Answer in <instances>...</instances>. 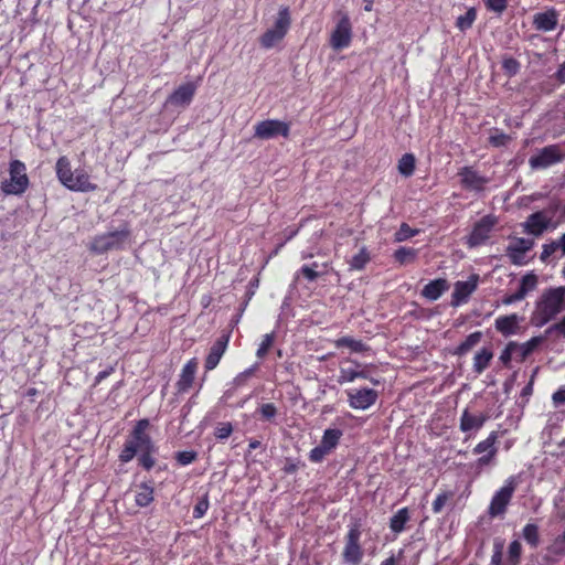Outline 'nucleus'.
Instances as JSON below:
<instances>
[{
	"label": "nucleus",
	"mask_w": 565,
	"mask_h": 565,
	"mask_svg": "<svg viewBox=\"0 0 565 565\" xmlns=\"http://www.w3.org/2000/svg\"><path fill=\"white\" fill-rule=\"evenodd\" d=\"M486 420L487 416L473 415L468 409H465L460 418V429L463 433L472 429L478 430L483 426Z\"/></svg>",
	"instance_id": "nucleus-25"
},
{
	"label": "nucleus",
	"mask_w": 565,
	"mask_h": 565,
	"mask_svg": "<svg viewBox=\"0 0 565 565\" xmlns=\"http://www.w3.org/2000/svg\"><path fill=\"white\" fill-rule=\"evenodd\" d=\"M522 545L519 540L510 543L508 548V565H519L521 562Z\"/></svg>",
	"instance_id": "nucleus-38"
},
{
	"label": "nucleus",
	"mask_w": 565,
	"mask_h": 565,
	"mask_svg": "<svg viewBox=\"0 0 565 565\" xmlns=\"http://www.w3.org/2000/svg\"><path fill=\"white\" fill-rule=\"evenodd\" d=\"M259 411L262 413V416L267 420H270L277 414V408L271 403L262 405Z\"/></svg>",
	"instance_id": "nucleus-56"
},
{
	"label": "nucleus",
	"mask_w": 565,
	"mask_h": 565,
	"mask_svg": "<svg viewBox=\"0 0 565 565\" xmlns=\"http://www.w3.org/2000/svg\"><path fill=\"white\" fill-rule=\"evenodd\" d=\"M291 24V18L288 7L279 9L274 26L268 29L259 39L264 49H271L278 44L287 34Z\"/></svg>",
	"instance_id": "nucleus-2"
},
{
	"label": "nucleus",
	"mask_w": 565,
	"mask_h": 565,
	"mask_svg": "<svg viewBox=\"0 0 565 565\" xmlns=\"http://www.w3.org/2000/svg\"><path fill=\"white\" fill-rule=\"evenodd\" d=\"M552 218L547 216L543 211L531 214L526 222L525 228L527 233L540 236L548 227Z\"/></svg>",
	"instance_id": "nucleus-21"
},
{
	"label": "nucleus",
	"mask_w": 565,
	"mask_h": 565,
	"mask_svg": "<svg viewBox=\"0 0 565 565\" xmlns=\"http://www.w3.org/2000/svg\"><path fill=\"white\" fill-rule=\"evenodd\" d=\"M565 159V151L559 145H550L541 149L536 154L529 159L532 169H546Z\"/></svg>",
	"instance_id": "nucleus-8"
},
{
	"label": "nucleus",
	"mask_w": 565,
	"mask_h": 565,
	"mask_svg": "<svg viewBox=\"0 0 565 565\" xmlns=\"http://www.w3.org/2000/svg\"><path fill=\"white\" fill-rule=\"evenodd\" d=\"M56 174L61 183L67 188V183L73 177V171L70 160L64 156L56 162Z\"/></svg>",
	"instance_id": "nucleus-27"
},
{
	"label": "nucleus",
	"mask_w": 565,
	"mask_h": 565,
	"mask_svg": "<svg viewBox=\"0 0 565 565\" xmlns=\"http://www.w3.org/2000/svg\"><path fill=\"white\" fill-rule=\"evenodd\" d=\"M489 140L490 143L493 145L494 147H501L507 145V142L510 140V137L503 132H500L490 136Z\"/></svg>",
	"instance_id": "nucleus-59"
},
{
	"label": "nucleus",
	"mask_w": 565,
	"mask_h": 565,
	"mask_svg": "<svg viewBox=\"0 0 565 565\" xmlns=\"http://www.w3.org/2000/svg\"><path fill=\"white\" fill-rule=\"evenodd\" d=\"M356 379L370 380L375 385L380 383L377 380L369 377L365 371H356L351 367H342L340 370L339 383L353 382Z\"/></svg>",
	"instance_id": "nucleus-26"
},
{
	"label": "nucleus",
	"mask_w": 565,
	"mask_h": 565,
	"mask_svg": "<svg viewBox=\"0 0 565 565\" xmlns=\"http://www.w3.org/2000/svg\"><path fill=\"white\" fill-rule=\"evenodd\" d=\"M196 86L193 83H186L179 86L168 98L167 103L173 106L186 107L191 104L195 94Z\"/></svg>",
	"instance_id": "nucleus-17"
},
{
	"label": "nucleus",
	"mask_w": 565,
	"mask_h": 565,
	"mask_svg": "<svg viewBox=\"0 0 565 565\" xmlns=\"http://www.w3.org/2000/svg\"><path fill=\"white\" fill-rule=\"evenodd\" d=\"M482 338L481 331H476L469 334L466 340L456 349V354L463 355L476 347Z\"/></svg>",
	"instance_id": "nucleus-33"
},
{
	"label": "nucleus",
	"mask_w": 565,
	"mask_h": 565,
	"mask_svg": "<svg viewBox=\"0 0 565 565\" xmlns=\"http://www.w3.org/2000/svg\"><path fill=\"white\" fill-rule=\"evenodd\" d=\"M522 317L516 313L501 316L495 319V329L504 337L516 334L520 330Z\"/></svg>",
	"instance_id": "nucleus-19"
},
{
	"label": "nucleus",
	"mask_w": 565,
	"mask_h": 565,
	"mask_svg": "<svg viewBox=\"0 0 565 565\" xmlns=\"http://www.w3.org/2000/svg\"><path fill=\"white\" fill-rule=\"evenodd\" d=\"M67 183V189L77 192H89L95 191L97 185L89 181V175L84 170H75L73 172V177L70 179Z\"/></svg>",
	"instance_id": "nucleus-22"
},
{
	"label": "nucleus",
	"mask_w": 565,
	"mask_h": 565,
	"mask_svg": "<svg viewBox=\"0 0 565 565\" xmlns=\"http://www.w3.org/2000/svg\"><path fill=\"white\" fill-rule=\"evenodd\" d=\"M196 457H198V454L193 450L179 451L175 455L177 461L182 466L192 463L196 459Z\"/></svg>",
	"instance_id": "nucleus-49"
},
{
	"label": "nucleus",
	"mask_w": 565,
	"mask_h": 565,
	"mask_svg": "<svg viewBox=\"0 0 565 565\" xmlns=\"http://www.w3.org/2000/svg\"><path fill=\"white\" fill-rule=\"evenodd\" d=\"M534 241L530 238H515L507 247V255L514 265L525 264V253L532 249Z\"/></svg>",
	"instance_id": "nucleus-13"
},
{
	"label": "nucleus",
	"mask_w": 565,
	"mask_h": 565,
	"mask_svg": "<svg viewBox=\"0 0 565 565\" xmlns=\"http://www.w3.org/2000/svg\"><path fill=\"white\" fill-rule=\"evenodd\" d=\"M415 169V158L411 153L404 154L398 162V171L405 177L413 174Z\"/></svg>",
	"instance_id": "nucleus-39"
},
{
	"label": "nucleus",
	"mask_w": 565,
	"mask_h": 565,
	"mask_svg": "<svg viewBox=\"0 0 565 565\" xmlns=\"http://www.w3.org/2000/svg\"><path fill=\"white\" fill-rule=\"evenodd\" d=\"M476 18H477L476 9L470 8V9H468V11L465 14L457 18L456 26L460 31H466L472 26L473 22L476 21Z\"/></svg>",
	"instance_id": "nucleus-35"
},
{
	"label": "nucleus",
	"mask_w": 565,
	"mask_h": 565,
	"mask_svg": "<svg viewBox=\"0 0 565 565\" xmlns=\"http://www.w3.org/2000/svg\"><path fill=\"white\" fill-rule=\"evenodd\" d=\"M394 257L398 263L406 264L416 257V250L414 248L401 247L395 250Z\"/></svg>",
	"instance_id": "nucleus-44"
},
{
	"label": "nucleus",
	"mask_w": 565,
	"mask_h": 565,
	"mask_svg": "<svg viewBox=\"0 0 565 565\" xmlns=\"http://www.w3.org/2000/svg\"><path fill=\"white\" fill-rule=\"evenodd\" d=\"M495 221L490 215L483 216L473 226L471 234L467 238V245L472 248L483 244L490 236Z\"/></svg>",
	"instance_id": "nucleus-10"
},
{
	"label": "nucleus",
	"mask_w": 565,
	"mask_h": 565,
	"mask_svg": "<svg viewBox=\"0 0 565 565\" xmlns=\"http://www.w3.org/2000/svg\"><path fill=\"white\" fill-rule=\"evenodd\" d=\"M543 342V337H533L529 341L521 343L523 348L530 353V355L537 349Z\"/></svg>",
	"instance_id": "nucleus-57"
},
{
	"label": "nucleus",
	"mask_w": 565,
	"mask_h": 565,
	"mask_svg": "<svg viewBox=\"0 0 565 565\" xmlns=\"http://www.w3.org/2000/svg\"><path fill=\"white\" fill-rule=\"evenodd\" d=\"M508 0H486V6L489 10L501 13L505 10Z\"/></svg>",
	"instance_id": "nucleus-53"
},
{
	"label": "nucleus",
	"mask_w": 565,
	"mask_h": 565,
	"mask_svg": "<svg viewBox=\"0 0 565 565\" xmlns=\"http://www.w3.org/2000/svg\"><path fill=\"white\" fill-rule=\"evenodd\" d=\"M347 395L350 407L354 409H367L377 399V392L372 388L350 390Z\"/></svg>",
	"instance_id": "nucleus-12"
},
{
	"label": "nucleus",
	"mask_w": 565,
	"mask_h": 565,
	"mask_svg": "<svg viewBox=\"0 0 565 565\" xmlns=\"http://www.w3.org/2000/svg\"><path fill=\"white\" fill-rule=\"evenodd\" d=\"M449 495L447 493H440L433 502V511L439 513L445 507Z\"/></svg>",
	"instance_id": "nucleus-60"
},
{
	"label": "nucleus",
	"mask_w": 565,
	"mask_h": 565,
	"mask_svg": "<svg viewBox=\"0 0 565 565\" xmlns=\"http://www.w3.org/2000/svg\"><path fill=\"white\" fill-rule=\"evenodd\" d=\"M553 332H557L559 335L565 338V316L557 323L552 324L545 330V335H551Z\"/></svg>",
	"instance_id": "nucleus-55"
},
{
	"label": "nucleus",
	"mask_w": 565,
	"mask_h": 565,
	"mask_svg": "<svg viewBox=\"0 0 565 565\" xmlns=\"http://www.w3.org/2000/svg\"><path fill=\"white\" fill-rule=\"evenodd\" d=\"M409 521L407 508L398 510L390 521V527L394 533H401L405 529V524Z\"/></svg>",
	"instance_id": "nucleus-30"
},
{
	"label": "nucleus",
	"mask_w": 565,
	"mask_h": 565,
	"mask_svg": "<svg viewBox=\"0 0 565 565\" xmlns=\"http://www.w3.org/2000/svg\"><path fill=\"white\" fill-rule=\"evenodd\" d=\"M254 137L260 140H268L278 136L288 137L290 127L287 122L277 119H267L254 126Z\"/></svg>",
	"instance_id": "nucleus-9"
},
{
	"label": "nucleus",
	"mask_w": 565,
	"mask_h": 565,
	"mask_svg": "<svg viewBox=\"0 0 565 565\" xmlns=\"http://www.w3.org/2000/svg\"><path fill=\"white\" fill-rule=\"evenodd\" d=\"M537 286V276L535 274H526L522 277L519 291L525 297L530 291L534 290Z\"/></svg>",
	"instance_id": "nucleus-40"
},
{
	"label": "nucleus",
	"mask_w": 565,
	"mask_h": 565,
	"mask_svg": "<svg viewBox=\"0 0 565 565\" xmlns=\"http://www.w3.org/2000/svg\"><path fill=\"white\" fill-rule=\"evenodd\" d=\"M525 297L522 295V292L516 290L514 294L507 295L505 297H503L502 303L505 305V306H509V305H512V303H514L516 301H520V300H522Z\"/></svg>",
	"instance_id": "nucleus-63"
},
{
	"label": "nucleus",
	"mask_w": 565,
	"mask_h": 565,
	"mask_svg": "<svg viewBox=\"0 0 565 565\" xmlns=\"http://www.w3.org/2000/svg\"><path fill=\"white\" fill-rule=\"evenodd\" d=\"M9 173L10 180L2 182V191L6 194H22L29 185L25 164L20 160L11 161Z\"/></svg>",
	"instance_id": "nucleus-5"
},
{
	"label": "nucleus",
	"mask_w": 565,
	"mask_h": 565,
	"mask_svg": "<svg viewBox=\"0 0 565 565\" xmlns=\"http://www.w3.org/2000/svg\"><path fill=\"white\" fill-rule=\"evenodd\" d=\"M479 276L471 275L469 280L467 281H457L455 284V289L452 292L451 305L454 307L459 306L462 302H466L469 296L476 290L478 285Z\"/></svg>",
	"instance_id": "nucleus-14"
},
{
	"label": "nucleus",
	"mask_w": 565,
	"mask_h": 565,
	"mask_svg": "<svg viewBox=\"0 0 565 565\" xmlns=\"http://www.w3.org/2000/svg\"><path fill=\"white\" fill-rule=\"evenodd\" d=\"M370 260V255L365 248H362L356 255H354L350 260V269L361 270L365 267V265Z\"/></svg>",
	"instance_id": "nucleus-41"
},
{
	"label": "nucleus",
	"mask_w": 565,
	"mask_h": 565,
	"mask_svg": "<svg viewBox=\"0 0 565 565\" xmlns=\"http://www.w3.org/2000/svg\"><path fill=\"white\" fill-rule=\"evenodd\" d=\"M274 343V333H267L263 337V340L259 344V348L256 352V355L262 359L264 358L268 350L270 349V347L273 345Z\"/></svg>",
	"instance_id": "nucleus-47"
},
{
	"label": "nucleus",
	"mask_w": 565,
	"mask_h": 565,
	"mask_svg": "<svg viewBox=\"0 0 565 565\" xmlns=\"http://www.w3.org/2000/svg\"><path fill=\"white\" fill-rule=\"evenodd\" d=\"M565 310V287L544 290L535 303L532 321L536 327H543Z\"/></svg>",
	"instance_id": "nucleus-1"
},
{
	"label": "nucleus",
	"mask_w": 565,
	"mask_h": 565,
	"mask_svg": "<svg viewBox=\"0 0 565 565\" xmlns=\"http://www.w3.org/2000/svg\"><path fill=\"white\" fill-rule=\"evenodd\" d=\"M498 438V433L492 431L490 435L482 441H480L473 449L475 454H482L487 452V455H495L497 448L494 447V444Z\"/></svg>",
	"instance_id": "nucleus-31"
},
{
	"label": "nucleus",
	"mask_w": 565,
	"mask_h": 565,
	"mask_svg": "<svg viewBox=\"0 0 565 565\" xmlns=\"http://www.w3.org/2000/svg\"><path fill=\"white\" fill-rule=\"evenodd\" d=\"M198 370V362L195 359H191L182 369L180 379L178 381L179 392H186L193 384L195 373Z\"/></svg>",
	"instance_id": "nucleus-23"
},
{
	"label": "nucleus",
	"mask_w": 565,
	"mask_h": 565,
	"mask_svg": "<svg viewBox=\"0 0 565 565\" xmlns=\"http://www.w3.org/2000/svg\"><path fill=\"white\" fill-rule=\"evenodd\" d=\"M148 427H149L148 419L139 420L136 424L135 428L132 429L130 436L127 438L124 446L126 448H135L139 452L142 449H149L151 438L146 433Z\"/></svg>",
	"instance_id": "nucleus-11"
},
{
	"label": "nucleus",
	"mask_w": 565,
	"mask_h": 565,
	"mask_svg": "<svg viewBox=\"0 0 565 565\" xmlns=\"http://www.w3.org/2000/svg\"><path fill=\"white\" fill-rule=\"evenodd\" d=\"M230 341V334H222L210 349L209 355L205 359L204 366L206 371L214 370L220 363L221 358L226 351Z\"/></svg>",
	"instance_id": "nucleus-16"
},
{
	"label": "nucleus",
	"mask_w": 565,
	"mask_h": 565,
	"mask_svg": "<svg viewBox=\"0 0 565 565\" xmlns=\"http://www.w3.org/2000/svg\"><path fill=\"white\" fill-rule=\"evenodd\" d=\"M418 233L417 230H413L408 224L403 223L399 230L395 233V239L397 242L406 241Z\"/></svg>",
	"instance_id": "nucleus-45"
},
{
	"label": "nucleus",
	"mask_w": 565,
	"mask_h": 565,
	"mask_svg": "<svg viewBox=\"0 0 565 565\" xmlns=\"http://www.w3.org/2000/svg\"><path fill=\"white\" fill-rule=\"evenodd\" d=\"M342 435L343 433L339 428H328L324 430L320 443L333 450L338 446Z\"/></svg>",
	"instance_id": "nucleus-32"
},
{
	"label": "nucleus",
	"mask_w": 565,
	"mask_h": 565,
	"mask_svg": "<svg viewBox=\"0 0 565 565\" xmlns=\"http://www.w3.org/2000/svg\"><path fill=\"white\" fill-rule=\"evenodd\" d=\"M493 358L490 349L483 348L473 358V370L476 373L481 374L488 366Z\"/></svg>",
	"instance_id": "nucleus-28"
},
{
	"label": "nucleus",
	"mask_w": 565,
	"mask_h": 565,
	"mask_svg": "<svg viewBox=\"0 0 565 565\" xmlns=\"http://www.w3.org/2000/svg\"><path fill=\"white\" fill-rule=\"evenodd\" d=\"M338 21L330 36V46L340 51L348 47L352 41V23L347 12L337 13Z\"/></svg>",
	"instance_id": "nucleus-6"
},
{
	"label": "nucleus",
	"mask_w": 565,
	"mask_h": 565,
	"mask_svg": "<svg viewBox=\"0 0 565 565\" xmlns=\"http://www.w3.org/2000/svg\"><path fill=\"white\" fill-rule=\"evenodd\" d=\"M332 452V449L320 443L317 447L311 449L309 454V459L312 462H321L326 456Z\"/></svg>",
	"instance_id": "nucleus-42"
},
{
	"label": "nucleus",
	"mask_w": 565,
	"mask_h": 565,
	"mask_svg": "<svg viewBox=\"0 0 565 565\" xmlns=\"http://www.w3.org/2000/svg\"><path fill=\"white\" fill-rule=\"evenodd\" d=\"M334 343L337 348H349L353 352H363L367 349L362 341L355 340L351 337H342L335 340Z\"/></svg>",
	"instance_id": "nucleus-34"
},
{
	"label": "nucleus",
	"mask_w": 565,
	"mask_h": 565,
	"mask_svg": "<svg viewBox=\"0 0 565 565\" xmlns=\"http://www.w3.org/2000/svg\"><path fill=\"white\" fill-rule=\"evenodd\" d=\"M565 256V233L557 239H553L542 246L540 259L543 263L561 259Z\"/></svg>",
	"instance_id": "nucleus-15"
},
{
	"label": "nucleus",
	"mask_w": 565,
	"mask_h": 565,
	"mask_svg": "<svg viewBox=\"0 0 565 565\" xmlns=\"http://www.w3.org/2000/svg\"><path fill=\"white\" fill-rule=\"evenodd\" d=\"M502 67L505 72V74L508 76H514L519 70H520V63L513 58V57H509V58H504L503 63H502Z\"/></svg>",
	"instance_id": "nucleus-48"
},
{
	"label": "nucleus",
	"mask_w": 565,
	"mask_h": 565,
	"mask_svg": "<svg viewBox=\"0 0 565 565\" xmlns=\"http://www.w3.org/2000/svg\"><path fill=\"white\" fill-rule=\"evenodd\" d=\"M209 497L207 494H204L202 498L199 499V501L196 502L194 509H193V518L195 519H200L202 518L207 509H209Z\"/></svg>",
	"instance_id": "nucleus-46"
},
{
	"label": "nucleus",
	"mask_w": 565,
	"mask_h": 565,
	"mask_svg": "<svg viewBox=\"0 0 565 565\" xmlns=\"http://www.w3.org/2000/svg\"><path fill=\"white\" fill-rule=\"evenodd\" d=\"M135 500L138 507H147L153 501V488L147 483H141L136 490Z\"/></svg>",
	"instance_id": "nucleus-29"
},
{
	"label": "nucleus",
	"mask_w": 565,
	"mask_h": 565,
	"mask_svg": "<svg viewBox=\"0 0 565 565\" xmlns=\"http://www.w3.org/2000/svg\"><path fill=\"white\" fill-rule=\"evenodd\" d=\"M499 360L504 366H509L510 362L514 360L513 350L511 348V341L505 345V348L501 352Z\"/></svg>",
	"instance_id": "nucleus-54"
},
{
	"label": "nucleus",
	"mask_w": 565,
	"mask_h": 565,
	"mask_svg": "<svg viewBox=\"0 0 565 565\" xmlns=\"http://www.w3.org/2000/svg\"><path fill=\"white\" fill-rule=\"evenodd\" d=\"M317 267V263H313L312 266L305 265L300 268L299 274H301L309 281H315L320 276V274L316 270Z\"/></svg>",
	"instance_id": "nucleus-50"
},
{
	"label": "nucleus",
	"mask_w": 565,
	"mask_h": 565,
	"mask_svg": "<svg viewBox=\"0 0 565 565\" xmlns=\"http://www.w3.org/2000/svg\"><path fill=\"white\" fill-rule=\"evenodd\" d=\"M515 489V479L511 477L505 481V484L494 493L488 510L491 518L504 515Z\"/></svg>",
	"instance_id": "nucleus-7"
},
{
	"label": "nucleus",
	"mask_w": 565,
	"mask_h": 565,
	"mask_svg": "<svg viewBox=\"0 0 565 565\" xmlns=\"http://www.w3.org/2000/svg\"><path fill=\"white\" fill-rule=\"evenodd\" d=\"M332 452V449L320 443L317 447L311 449L309 454V459L312 462H321L326 456Z\"/></svg>",
	"instance_id": "nucleus-43"
},
{
	"label": "nucleus",
	"mask_w": 565,
	"mask_h": 565,
	"mask_svg": "<svg viewBox=\"0 0 565 565\" xmlns=\"http://www.w3.org/2000/svg\"><path fill=\"white\" fill-rule=\"evenodd\" d=\"M511 348L513 350L514 360L518 362H523L530 355V353L523 348L521 343L511 341Z\"/></svg>",
	"instance_id": "nucleus-51"
},
{
	"label": "nucleus",
	"mask_w": 565,
	"mask_h": 565,
	"mask_svg": "<svg viewBox=\"0 0 565 565\" xmlns=\"http://www.w3.org/2000/svg\"><path fill=\"white\" fill-rule=\"evenodd\" d=\"M558 23V13L555 9L535 13L533 25L537 31L548 32L555 30Z\"/></svg>",
	"instance_id": "nucleus-18"
},
{
	"label": "nucleus",
	"mask_w": 565,
	"mask_h": 565,
	"mask_svg": "<svg viewBox=\"0 0 565 565\" xmlns=\"http://www.w3.org/2000/svg\"><path fill=\"white\" fill-rule=\"evenodd\" d=\"M130 235V231L127 226L111 231L102 235H97L93 238L89 249L96 254H104L108 250L119 249Z\"/></svg>",
	"instance_id": "nucleus-3"
},
{
	"label": "nucleus",
	"mask_w": 565,
	"mask_h": 565,
	"mask_svg": "<svg viewBox=\"0 0 565 565\" xmlns=\"http://www.w3.org/2000/svg\"><path fill=\"white\" fill-rule=\"evenodd\" d=\"M138 451L135 449V448H126L124 446L120 455H119V460L121 462H129L130 460H132V458L136 456Z\"/></svg>",
	"instance_id": "nucleus-61"
},
{
	"label": "nucleus",
	"mask_w": 565,
	"mask_h": 565,
	"mask_svg": "<svg viewBox=\"0 0 565 565\" xmlns=\"http://www.w3.org/2000/svg\"><path fill=\"white\" fill-rule=\"evenodd\" d=\"M138 451L135 449V448H126L124 446L120 455H119V460L121 462H129L130 460H132V458L136 456Z\"/></svg>",
	"instance_id": "nucleus-62"
},
{
	"label": "nucleus",
	"mask_w": 565,
	"mask_h": 565,
	"mask_svg": "<svg viewBox=\"0 0 565 565\" xmlns=\"http://www.w3.org/2000/svg\"><path fill=\"white\" fill-rule=\"evenodd\" d=\"M502 551H503V544L502 543H495L490 563H502V555H503Z\"/></svg>",
	"instance_id": "nucleus-64"
},
{
	"label": "nucleus",
	"mask_w": 565,
	"mask_h": 565,
	"mask_svg": "<svg viewBox=\"0 0 565 565\" xmlns=\"http://www.w3.org/2000/svg\"><path fill=\"white\" fill-rule=\"evenodd\" d=\"M543 342V337H533L529 341L521 343L523 348L530 353V355L537 349Z\"/></svg>",
	"instance_id": "nucleus-58"
},
{
	"label": "nucleus",
	"mask_w": 565,
	"mask_h": 565,
	"mask_svg": "<svg viewBox=\"0 0 565 565\" xmlns=\"http://www.w3.org/2000/svg\"><path fill=\"white\" fill-rule=\"evenodd\" d=\"M523 539L532 546L536 547L540 543L539 527L536 524L529 523L523 527Z\"/></svg>",
	"instance_id": "nucleus-36"
},
{
	"label": "nucleus",
	"mask_w": 565,
	"mask_h": 565,
	"mask_svg": "<svg viewBox=\"0 0 565 565\" xmlns=\"http://www.w3.org/2000/svg\"><path fill=\"white\" fill-rule=\"evenodd\" d=\"M459 175L461 177L462 185L473 191L483 190L484 185L489 182L487 178L479 175L477 171L469 167L462 168Z\"/></svg>",
	"instance_id": "nucleus-20"
},
{
	"label": "nucleus",
	"mask_w": 565,
	"mask_h": 565,
	"mask_svg": "<svg viewBox=\"0 0 565 565\" xmlns=\"http://www.w3.org/2000/svg\"><path fill=\"white\" fill-rule=\"evenodd\" d=\"M233 431V426L231 423H222L215 429V437L220 440L226 439L231 436Z\"/></svg>",
	"instance_id": "nucleus-52"
},
{
	"label": "nucleus",
	"mask_w": 565,
	"mask_h": 565,
	"mask_svg": "<svg viewBox=\"0 0 565 565\" xmlns=\"http://www.w3.org/2000/svg\"><path fill=\"white\" fill-rule=\"evenodd\" d=\"M157 450V448L154 447L152 440H150V447L149 449H142L140 450V456H139V463L146 469V470H150L156 461L154 459L152 458V454H154Z\"/></svg>",
	"instance_id": "nucleus-37"
},
{
	"label": "nucleus",
	"mask_w": 565,
	"mask_h": 565,
	"mask_svg": "<svg viewBox=\"0 0 565 565\" xmlns=\"http://www.w3.org/2000/svg\"><path fill=\"white\" fill-rule=\"evenodd\" d=\"M448 287L446 279H435L424 287L422 296L429 300H437L448 289Z\"/></svg>",
	"instance_id": "nucleus-24"
},
{
	"label": "nucleus",
	"mask_w": 565,
	"mask_h": 565,
	"mask_svg": "<svg viewBox=\"0 0 565 565\" xmlns=\"http://www.w3.org/2000/svg\"><path fill=\"white\" fill-rule=\"evenodd\" d=\"M361 530L359 524H353L344 537V548L342 559L348 565H360L363 559L364 551L360 543Z\"/></svg>",
	"instance_id": "nucleus-4"
}]
</instances>
